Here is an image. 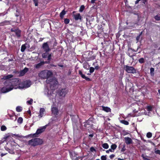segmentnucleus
Instances as JSON below:
<instances>
[{"mask_svg":"<svg viewBox=\"0 0 160 160\" xmlns=\"http://www.w3.org/2000/svg\"><path fill=\"white\" fill-rule=\"evenodd\" d=\"M20 81L17 78H15L11 81L9 80H6L4 82V87L2 88L1 92L3 93L8 92L12 90L14 88L15 89L19 88Z\"/></svg>","mask_w":160,"mask_h":160,"instance_id":"obj_1","label":"nucleus"},{"mask_svg":"<svg viewBox=\"0 0 160 160\" xmlns=\"http://www.w3.org/2000/svg\"><path fill=\"white\" fill-rule=\"evenodd\" d=\"M42 143L43 141L41 139L34 138L29 140L27 142V144L32 146L34 147L41 144Z\"/></svg>","mask_w":160,"mask_h":160,"instance_id":"obj_2","label":"nucleus"},{"mask_svg":"<svg viewBox=\"0 0 160 160\" xmlns=\"http://www.w3.org/2000/svg\"><path fill=\"white\" fill-rule=\"evenodd\" d=\"M68 92V90L67 88H62L58 91V95L59 102H61L64 99L66 94Z\"/></svg>","mask_w":160,"mask_h":160,"instance_id":"obj_3","label":"nucleus"},{"mask_svg":"<svg viewBox=\"0 0 160 160\" xmlns=\"http://www.w3.org/2000/svg\"><path fill=\"white\" fill-rule=\"evenodd\" d=\"M52 75L51 72L48 70H43L39 74V76L42 79H48Z\"/></svg>","mask_w":160,"mask_h":160,"instance_id":"obj_4","label":"nucleus"},{"mask_svg":"<svg viewBox=\"0 0 160 160\" xmlns=\"http://www.w3.org/2000/svg\"><path fill=\"white\" fill-rule=\"evenodd\" d=\"M46 82L48 83H50V88L52 89H55L57 88L58 82L56 78H52L51 79L49 78L47 79Z\"/></svg>","mask_w":160,"mask_h":160,"instance_id":"obj_5","label":"nucleus"},{"mask_svg":"<svg viewBox=\"0 0 160 160\" xmlns=\"http://www.w3.org/2000/svg\"><path fill=\"white\" fill-rule=\"evenodd\" d=\"M52 111L53 117L52 120V121H56L58 120L60 118V114L58 112V108L55 107H53L52 108Z\"/></svg>","mask_w":160,"mask_h":160,"instance_id":"obj_6","label":"nucleus"},{"mask_svg":"<svg viewBox=\"0 0 160 160\" xmlns=\"http://www.w3.org/2000/svg\"><path fill=\"white\" fill-rule=\"evenodd\" d=\"M124 69L128 73H134L136 72V69L132 66L125 65L124 66Z\"/></svg>","mask_w":160,"mask_h":160,"instance_id":"obj_7","label":"nucleus"},{"mask_svg":"<svg viewBox=\"0 0 160 160\" xmlns=\"http://www.w3.org/2000/svg\"><path fill=\"white\" fill-rule=\"evenodd\" d=\"M31 82L29 81H26L22 82L19 85V89H22L24 88H28L30 87Z\"/></svg>","mask_w":160,"mask_h":160,"instance_id":"obj_8","label":"nucleus"},{"mask_svg":"<svg viewBox=\"0 0 160 160\" xmlns=\"http://www.w3.org/2000/svg\"><path fill=\"white\" fill-rule=\"evenodd\" d=\"M50 44V42H47L44 43L42 46V48L44 52H50L51 49V47L50 48L49 46Z\"/></svg>","mask_w":160,"mask_h":160,"instance_id":"obj_9","label":"nucleus"},{"mask_svg":"<svg viewBox=\"0 0 160 160\" xmlns=\"http://www.w3.org/2000/svg\"><path fill=\"white\" fill-rule=\"evenodd\" d=\"M48 126V125H46L45 126L42 127H41L38 129H37L36 133L33 134H31L30 135L32 136V137H36V135L39 134L42 132H43L45 129L46 127Z\"/></svg>","mask_w":160,"mask_h":160,"instance_id":"obj_10","label":"nucleus"},{"mask_svg":"<svg viewBox=\"0 0 160 160\" xmlns=\"http://www.w3.org/2000/svg\"><path fill=\"white\" fill-rule=\"evenodd\" d=\"M42 54V57L43 58H48V60L50 61L51 59L52 53L49 54V52H44Z\"/></svg>","mask_w":160,"mask_h":160,"instance_id":"obj_11","label":"nucleus"},{"mask_svg":"<svg viewBox=\"0 0 160 160\" xmlns=\"http://www.w3.org/2000/svg\"><path fill=\"white\" fill-rule=\"evenodd\" d=\"M45 94H47V96L50 98H52V94L53 93L52 91L49 90L48 89L46 88L44 91Z\"/></svg>","mask_w":160,"mask_h":160,"instance_id":"obj_12","label":"nucleus"},{"mask_svg":"<svg viewBox=\"0 0 160 160\" xmlns=\"http://www.w3.org/2000/svg\"><path fill=\"white\" fill-rule=\"evenodd\" d=\"M71 157L73 160H78V158L77 157V153L75 152H72L70 153Z\"/></svg>","mask_w":160,"mask_h":160,"instance_id":"obj_13","label":"nucleus"},{"mask_svg":"<svg viewBox=\"0 0 160 160\" xmlns=\"http://www.w3.org/2000/svg\"><path fill=\"white\" fill-rule=\"evenodd\" d=\"M124 141L127 144H129L132 143V139L128 137H125L124 138Z\"/></svg>","mask_w":160,"mask_h":160,"instance_id":"obj_14","label":"nucleus"},{"mask_svg":"<svg viewBox=\"0 0 160 160\" xmlns=\"http://www.w3.org/2000/svg\"><path fill=\"white\" fill-rule=\"evenodd\" d=\"M28 71V68H25L24 69L21 71L20 72L19 76H23Z\"/></svg>","mask_w":160,"mask_h":160,"instance_id":"obj_15","label":"nucleus"},{"mask_svg":"<svg viewBox=\"0 0 160 160\" xmlns=\"http://www.w3.org/2000/svg\"><path fill=\"white\" fill-rule=\"evenodd\" d=\"M45 112V109L43 108H41L39 111V114L38 117L39 118H42L44 114V112Z\"/></svg>","mask_w":160,"mask_h":160,"instance_id":"obj_16","label":"nucleus"},{"mask_svg":"<svg viewBox=\"0 0 160 160\" xmlns=\"http://www.w3.org/2000/svg\"><path fill=\"white\" fill-rule=\"evenodd\" d=\"M13 77V75L11 74H10L4 76L3 78H2L1 79L2 80H7Z\"/></svg>","mask_w":160,"mask_h":160,"instance_id":"obj_17","label":"nucleus"},{"mask_svg":"<svg viewBox=\"0 0 160 160\" xmlns=\"http://www.w3.org/2000/svg\"><path fill=\"white\" fill-rule=\"evenodd\" d=\"M74 18L76 20L79 19L81 20L82 19V17L79 13H77L74 15Z\"/></svg>","mask_w":160,"mask_h":160,"instance_id":"obj_18","label":"nucleus"},{"mask_svg":"<svg viewBox=\"0 0 160 160\" xmlns=\"http://www.w3.org/2000/svg\"><path fill=\"white\" fill-rule=\"evenodd\" d=\"M45 63H46V62H45L44 61L38 63V64L35 65V67L36 68H39L42 66L44 65Z\"/></svg>","mask_w":160,"mask_h":160,"instance_id":"obj_19","label":"nucleus"},{"mask_svg":"<svg viewBox=\"0 0 160 160\" xmlns=\"http://www.w3.org/2000/svg\"><path fill=\"white\" fill-rule=\"evenodd\" d=\"M10 24L9 21H5L2 22L0 23V26H4L9 25Z\"/></svg>","mask_w":160,"mask_h":160,"instance_id":"obj_20","label":"nucleus"},{"mask_svg":"<svg viewBox=\"0 0 160 160\" xmlns=\"http://www.w3.org/2000/svg\"><path fill=\"white\" fill-rule=\"evenodd\" d=\"M102 109L107 112H109L111 111L110 108L108 107H105L102 106Z\"/></svg>","mask_w":160,"mask_h":160,"instance_id":"obj_21","label":"nucleus"},{"mask_svg":"<svg viewBox=\"0 0 160 160\" xmlns=\"http://www.w3.org/2000/svg\"><path fill=\"white\" fill-rule=\"evenodd\" d=\"M5 149L10 154H13L14 153V151L12 150H11L7 148H6Z\"/></svg>","mask_w":160,"mask_h":160,"instance_id":"obj_22","label":"nucleus"},{"mask_svg":"<svg viewBox=\"0 0 160 160\" xmlns=\"http://www.w3.org/2000/svg\"><path fill=\"white\" fill-rule=\"evenodd\" d=\"M102 146L103 148L106 149H108L109 148V145L107 143L102 144Z\"/></svg>","mask_w":160,"mask_h":160,"instance_id":"obj_23","label":"nucleus"},{"mask_svg":"<svg viewBox=\"0 0 160 160\" xmlns=\"http://www.w3.org/2000/svg\"><path fill=\"white\" fill-rule=\"evenodd\" d=\"M66 12L65 11L63 10L62 11V12L60 13V17L61 18H62L63 17L64 15L65 14Z\"/></svg>","mask_w":160,"mask_h":160,"instance_id":"obj_24","label":"nucleus"},{"mask_svg":"<svg viewBox=\"0 0 160 160\" xmlns=\"http://www.w3.org/2000/svg\"><path fill=\"white\" fill-rule=\"evenodd\" d=\"M20 32L21 31L19 30H16L15 31L16 34L18 37L20 36Z\"/></svg>","mask_w":160,"mask_h":160,"instance_id":"obj_25","label":"nucleus"},{"mask_svg":"<svg viewBox=\"0 0 160 160\" xmlns=\"http://www.w3.org/2000/svg\"><path fill=\"white\" fill-rule=\"evenodd\" d=\"M26 46H25V45L24 44L22 45L21 46V52H24V51L25 49H26Z\"/></svg>","mask_w":160,"mask_h":160,"instance_id":"obj_26","label":"nucleus"},{"mask_svg":"<svg viewBox=\"0 0 160 160\" xmlns=\"http://www.w3.org/2000/svg\"><path fill=\"white\" fill-rule=\"evenodd\" d=\"M120 122L121 123L125 125H128L129 124V123L128 121L124 120H122L120 121Z\"/></svg>","mask_w":160,"mask_h":160,"instance_id":"obj_27","label":"nucleus"},{"mask_svg":"<svg viewBox=\"0 0 160 160\" xmlns=\"http://www.w3.org/2000/svg\"><path fill=\"white\" fill-rule=\"evenodd\" d=\"M16 110L18 112H20L22 110V108L20 106L17 107L16 108Z\"/></svg>","mask_w":160,"mask_h":160,"instance_id":"obj_28","label":"nucleus"},{"mask_svg":"<svg viewBox=\"0 0 160 160\" xmlns=\"http://www.w3.org/2000/svg\"><path fill=\"white\" fill-rule=\"evenodd\" d=\"M117 147V146L115 144H113L111 146V148L114 151L116 149Z\"/></svg>","mask_w":160,"mask_h":160,"instance_id":"obj_29","label":"nucleus"},{"mask_svg":"<svg viewBox=\"0 0 160 160\" xmlns=\"http://www.w3.org/2000/svg\"><path fill=\"white\" fill-rule=\"evenodd\" d=\"M23 121L22 118L21 117H19L18 119V123H21Z\"/></svg>","mask_w":160,"mask_h":160,"instance_id":"obj_30","label":"nucleus"},{"mask_svg":"<svg viewBox=\"0 0 160 160\" xmlns=\"http://www.w3.org/2000/svg\"><path fill=\"white\" fill-rule=\"evenodd\" d=\"M139 62L141 63H142L144 62V60L143 58H141L138 60Z\"/></svg>","mask_w":160,"mask_h":160,"instance_id":"obj_31","label":"nucleus"},{"mask_svg":"<svg viewBox=\"0 0 160 160\" xmlns=\"http://www.w3.org/2000/svg\"><path fill=\"white\" fill-rule=\"evenodd\" d=\"M85 7L84 5H82L80 8L79 11L80 12H82L83 11Z\"/></svg>","mask_w":160,"mask_h":160,"instance_id":"obj_32","label":"nucleus"},{"mask_svg":"<svg viewBox=\"0 0 160 160\" xmlns=\"http://www.w3.org/2000/svg\"><path fill=\"white\" fill-rule=\"evenodd\" d=\"M141 156L143 159L144 160H150V159L147 158L146 157H148L147 156H144V154H142Z\"/></svg>","mask_w":160,"mask_h":160,"instance_id":"obj_33","label":"nucleus"},{"mask_svg":"<svg viewBox=\"0 0 160 160\" xmlns=\"http://www.w3.org/2000/svg\"><path fill=\"white\" fill-rule=\"evenodd\" d=\"M7 129L6 126H2L1 127V129L2 131L5 130Z\"/></svg>","mask_w":160,"mask_h":160,"instance_id":"obj_34","label":"nucleus"},{"mask_svg":"<svg viewBox=\"0 0 160 160\" xmlns=\"http://www.w3.org/2000/svg\"><path fill=\"white\" fill-rule=\"evenodd\" d=\"M101 160H107L106 155L102 156L101 157Z\"/></svg>","mask_w":160,"mask_h":160,"instance_id":"obj_35","label":"nucleus"},{"mask_svg":"<svg viewBox=\"0 0 160 160\" xmlns=\"http://www.w3.org/2000/svg\"><path fill=\"white\" fill-rule=\"evenodd\" d=\"M154 18L156 20L159 21L160 20V16L157 15L155 16Z\"/></svg>","mask_w":160,"mask_h":160,"instance_id":"obj_36","label":"nucleus"},{"mask_svg":"<svg viewBox=\"0 0 160 160\" xmlns=\"http://www.w3.org/2000/svg\"><path fill=\"white\" fill-rule=\"evenodd\" d=\"M152 136V134L150 132H148L147 134V136L148 138H150Z\"/></svg>","mask_w":160,"mask_h":160,"instance_id":"obj_37","label":"nucleus"},{"mask_svg":"<svg viewBox=\"0 0 160 160\" xmlns=\"http://www.w3.org/2000/svg\"><path fill=\"white\" fill-rule=\"evenodd\" d=\"M69 22V20L68 19L66 18L64 19V22L65 24H68Z\"/></svg>","mask_w":160,"mask_h":160,"instance_id":"obj_38","label":"nucleus"},{"mask_svg":"<svg viewBox=\"0 0 160 160\" xmlns=\"http://www.w3.org/2000/svg\"><path fill=\"white\" fill-rule=\"evenodd\" d=\"M94 71V68L93 67H91L90 68V73H92Z\"/></svg>","mask_w":160,"mask_h":160,"instance_id":"obj_39","label":"nucleus"},{"mask_svg":"<svg viewBox=\"0 0 160 160\" xmlns=\"http://www.w3.org/2000/svg\"><path fill=\"white\" fill-rule=\"evenodd\" d=\"M35 5L36 6L38 5V0H33Z\"/></svg>","mask_w":160,"mask_h":160,"instance_id":"obj_40","label":"nucleus"},{"mask_svg":"<svg viewBox=\"0 0 160 160\" xmlns=\"http://www.w3.org/2000/svg\"><path fill=\"white\" fill-rule=\"evenodd\" d=\"M33 101V100L32 99H31L30 100V101H27V103L28 104H31L32 103Z\"/></svg>","mask_w":160,"mask_h":160,"instance_id":"obj_41","label":"nucleus"},{"mask_svg":"<svg viewBox=\"0 0 160 160\" xmlns=\"http://www.w3.org/2000/svg\"><path fill=\"white\" fill-rule=\"evenodd\" d=\"M155 152L157 154H158L160 155V150H156L155 151Z\"/></svg>","mask_w":160,"mask_h":160,"instance_id":"obj_42","label":"nucleus"},{"mask_svg":"<svg viewBox=\"0 0 160 160\" xmlns=\"http://www.w3.org/2000/svg\"><path fill=\"white\" fill-rule=\"evenodd\" d=\"M90 150L91 152H93L95 151V149L93 147H92L90 148Z\"/></svg>","mask_w":160,"mask_h":160,"instance_id":"obj_43","label":"nucleus"},{"mask_svg":"<svg viewBox=\"0 0 160 160\" xmlns=\"http://www.w3.org/2000/svg\"><path fill=\"white\" fill-rule=\"evenodd\" d=\"M154 69L153 68H151L150 69V73H151L152 72H153L154 71Z\"/></svg>","mask_w":160,"mask_h":160,"instance_id":"obj_44","label":"nucleus"},{"mask_svg":"<svg viewBox=\"0 0 160 160\" xmlns=\"http://www.w3.org/2000/svg\"><path fill=\"white\" fill-rule=\"evenodd\" d=\"M114 157L115 155L114 154H112L109 157L110 159H112Z\"/></svg>","mask_w":160,"mask_h":160,"instance_id":"obj_45","label":"nucleus"},{"mask_svg":"<svg viewBox=\"0 0 160 160\" xmlns=\"http://www.w3.org/2000/svg\"><path fill=\"white\" fill-rule=\"evenodd\" d=\"M84 79L87 81H91V79L89 78H88L86 77H85V78H84Z\"/></svg>","mask_w":160,"mask_h":160,"instance_id":"obj_46","label":"nucleus"},{"mask_svg":"<svg viewBox=\"0 0 160 160\" xmlns=\"http://www.w3.org/2000/svg\"><path fill=\"white\" fill-rule=\"evenodd\" d=\"M140 37V35H139L136 38V39L137 41H138V40L139 39Z\"/></svg>","mask_w":160,"mask_h":160,"instance_id":"obj_47","label":"nucleus"},{"mask_svg":"<svg viewBox=\"0 0 160 160\" xmlns=\"http://www.w3.org/2000/svg\"><path fill=\"white\" fill-rule=\"evenodd\" d=\"M7 154V153H2L1 154V157H2L3 156H4L6 155Z\"/></svg>","mask_w":160,"mask_h":160,"instance_id":"obj_48","label":"nucleus"},{"mask_svg":"<svg viewBox=\"0 0 160 160\" xmlns=\"http://www.w3.org/2000/svg\"><path fill=\"white\" fill-rule=\"evenodd\" d=\"M109 152H114V150H113L111 148L110 149H109L108 150Z\"/></svg>","mask_w":160,"mask_h":160,"instance_id":"obj_49","label":"nucleus"},{"mask_svg":"<svg viewBox=\"0 0 160 160\" xmlns=\"http://www.w3.org/2000/svg\"><path fill=\"white\" fill-rule=\"evenodd\" d=\"M81 77L83 78H85V77H86V76H85V75H84V74H82L81 76Z\"/></svg>","mask_w":160,"mask_h":160,"instance_id":"obj_50","label":"nucleus"},{"mask_svg":"<svg viewBox=\"0 0 160 160\" xmlns=\"http://www.w3.org/2000/svg\"><path fill=\"white\" fill-rule=\"evenodd\" d=\"M79 73L81 76L83 74L82 71L80 70L79 71Z\"/></svg>","mask_w":160,"mask_h":160,"instance_id":"obj_51","label":"nucleus"},{"mask_svg":"<svg viewBox=\"0 0 160 160\" xmlns=\"http://www.w3.org/2000/svg\"><path fill=\"white\" fill-rule=\"evenodd\" d=\"M96 0H91V2L92 3H95V1Z\"/></svg>","mask_w":160,"mask_h":160,"instance_id":"obj_52","label":"nucleus"},{"mask_svg":"<svg viewBox=\"0 0 160 160\" xmlns=\"http://www.w3.org/2000/svg\"><path fill=\"white\" fill-rule=\"evenodd\" d=\"M141 0H137L135 2V4H137L138 3L139 1H140Z\"/></svg>","mask_w":160,"mask_h":160,"instance_id":"obj_53","label":"nucleus"},{"mask_svg":"<svg viewBox=\"0 0 160 160\" xmlns=\"http://www.w3.org/2000/svg\"><path fill=\"white\" fill-rule=\"evenodd\" d=\"M99 68V67L98 66H96L95 67V68L96 69H98Z\"/></svg>","mask_w":160,"mask_h":160,"instance_id":"obj_54","label":"nucleus"},{"mask_svg":"<svg viewBox=\"0 0 160 160\" xmlns=\"http://www.w3.org/2000/svg\"><path fill=\"white\" fill-rule=\"evenodd\" d=\"M152 108L151 107H148V110L150 111L151 110Z\"/></svg>","mask_w":160,"mask_h":160,"instance_id":"obj_55","label":"nucleus"},{"mask_svg":"<svg viewBox=\"0 0 160 160\" xmlns=\"http://www.w3.org/2000/svg\"><path fill=\"white\" fill-rule=\"evenodd\" d=\"M15 135V136H16L17 137H22V136H21L19 135L18 134L16 135Z\"/></svg>","mask_w":160,"mask_h":160,"instance_id":"obj_56","label":"nucleus"},{"mask_svg":"<svg viewBox=\"0 0 160 160\" xmlns=\"http://www.w3.org/2000/svg\"><path fill=\"white\" fill-rule=\"evenodd\" d=\"M58 66L59 67H63V65H58Z\"/></svg>","mask_w":160,"mask_h":160,"instance_id":"obj_57","label":"nucleus"},{"mask_svg":"<svg viewBox=\"0 0 160 160\" xmlns=\"http://www.w3.org/2000/svg\"><path fill=\"white\" fill-rule=\"evenodd\" d=\"M118 160H124L123 159H121L120 158H118Z\"/></svg>","mask_w":160,"mask_h":160,"instance_id":"obj_58","label":"nucleus"},{"mask_svg":"<svg viewBox=\"0 0 160 160\" xmlns=\"http://www.w3.org/2000/svg\"><path fill=\"white\" fill-rule=\"evenodd\" d=\"M28 113L29 114H31V112L29 110V111H28Z\"/></svg>","mask_w":160,"mask_h":160,"instance_id":"obj_59","label":"nucleus"},{"mask_svg":"<svg viewBox=\"0 0 160 160\" xmlns=\"http://www.w3.org/2000/svg\"><path fill=\"white\" fill-rule=\"evenodd\" d=\"M109 150H107V151H106V152L107 153H109Z\"/></svg>","mask_w":160,"mask_h":160,"instance_id":"obj_60","label":"nucleus"},{"mask_svg":"<svg viewBox=\"0 0 160 160\" xmlns=\"http://www.w3.org/2000/svg\"><path fill=\"white\" fill-rule=\"evenodd\" d=\"M158 92L159 93L160 95V89H159L158 90Z\"/></svg>","mask_w":160,"mask_h":160,"instance_id":"obj_61","label":"nucleus"},{"mask_svg":"<svg viewBox=\"0 0 160 160\" xmlns=\"http://www.w3.org/2000/svg\"><path fill=\"white\" fill-rule=\"evenodd\" d=\"M142 32H141L140 34V35H140H140L142 34Z\"/></svg>","mask_w":160,"mask_h":160,"instance_id":"obj_62","label":"nucleus"},{"mask_svg":"<svg viewBox=\"0 0 160 160\" xmlns=\"http://www.w3.org/2000/svg\"><path fill=\"white\" fill-rule=\"evenodd\" d=\"M147 0H143V1H144L145 2H146Z\"/></svg>","mask_w":160,"mask_h":160,"instance_id":"obj_63","label":"nucleus"},{"mask_svg":"<svg viewBox=\"0 0 160 160\" xmlns=\"http://www.w3.org/2000/svg\"><path fill=\"white\" fill-rule=\"evenodd\" d=\"M96 160H100V159H97Z\"/></svg>","mask_w":160,"mask_h":160,"instance_id":"obj_64","label":"nucleus"}]
</instances>
